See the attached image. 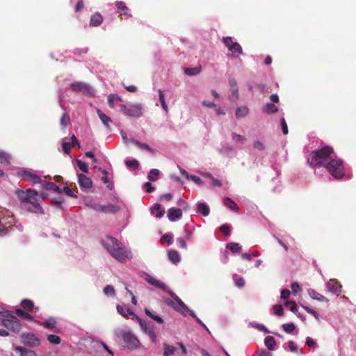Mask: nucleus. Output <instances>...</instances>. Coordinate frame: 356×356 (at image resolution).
Listing matches in <instances>:
<instances>
[{
  "mask_svg": "<svg viewBox=\"0 0 356 356\" xmlns=\"http://www.w3.org/2000/svg\"><path fill=\"white\" fill-rule=\"evenodd\" d=\"M173 308L178 312L181 314H184V312H186L191 316L195 317V314L193 311L191 310L184 302H181V305L175 306L172 305Z\"/></svg>",
  "mask_w": 356,
  "mask_h": 356,
  "instance_id": "nucleus-21",
  "label": "nucleus"
},
{
  "mask_svg": "<svg viewBox=\"0 0 356 356\" xmlns=\"http://www.w3.org/2000/svg\"><path fill=\"white\" fill-rule=\"evenodd\" d=\"M119 210V208L117 206H115L112 204H108L107 205H102L101 212L106 213H115Z\"/></svg>",
  "mask_w": 356,
  "mask_h": 356,
  "instance_id": "nucleus-25",
  "label": "nucleus"
},
{
  "mask_svg": "<svg viewBox=\"0 0 356 356\" xmlns=\"http://www.w3.org/2000/svg\"><path fill=\"white\" fill-rule=\"evenodd\" d=\"M253 147L255 149L263 151L265 149V145L260 141H256L253 144Z\"/></svg>",
  "mask_w": 356,
  "mask_h": 356,
  "instance_id": "nucleus-61",
  "label": "nucleus"
},
{
  "mask_svg": "<svg viewBox=\"0 0 356 356\" xmlns=\"http://www.w3.org/2000/svg\"><path fill=\"white\" fill-rule=\"evenodd\" d=\"M16 314L17 316H19L24 319H26V320H29L31 321H34V318L33 316L30 315L27 312H26L20 309H16Z\"/></svg>",
  "mask_w": 356,
  "mask_h": 356,
  "instance_id": "nucleus-40",
  "label": "nucleus"
},
{
  "mask_svg": "<svg viewBox=\"0 0 356 356\" xmlns=\"http://www.w3.org/2000/svg\"><path fill=\"white\" fill-rule=\"evenodd\" d=\"M173 241V235L172 234H165L161 238V243H163L165 241H167L168 244L170 245L172 243Z\"/></svg>",
  "mask_w": 356,
  "mask_h": 356,
  "instance_id": "nucleus-48",
  "label": "nucleus"
},
{
  "mask_svg": "<svg viewBox=\"0 0 356 356\" xmlns=\"http://www.w3.org/2000/svg\"><path fill=\"white\" fill-rule=\"evenodd\" d=\"M70 122V116L67 113H63L60 118V123L63 127H67Z\"/></svg>",
  "mask_w": 356,
  "mask_h": 356,
  "instance_id": "nucleus-49",
  "label": "nucleus"
},
{
  "mask_svg": "<svg viewBox=\"0 0 356 356\" xmlns=\"http://www.w3.org/2000/svg\"><path fill=\"white\" fill-rule=\"evenodd\" d=\"M137 319H138V321L141 327V329L142 330L145 332V333H147L148 332V330H152V327H149L147 325V323L143 321L142 319H140V318H138V316H136Z\"/></svg>",
  "mask_w": 356,
  "mask_h": 356,
  "instance_id": "nucleus-52",
  "label": "nucleus"
},
{
  "mask_svg": "<svg viewBox=\"0 0 356 356\" xmlns=\"http://www.w3.org/2000/svg\"><path fill=\"white\" fill-rule=\"evenodd\" d=\"M103 22V17L99 13H95L92 15L90 19V26H99Z\"/></svg>",
  "mask_w": 356,
  "mask_h": 356,
  "instance_id": "nucleus-17",
  "label": "nucleus"
},
{
  "mask_svg": "<svg viewBox=\"0 0 356 356\" xmlns=\"http://www.w3.org/2000/svg\"><path fill=\"white\" fill-rule=\"evenodd\" d=\"M20 339L24 345L30 348L38 347L41 343L40 337L33 332H23Z\"/></svg>",
  "mask_w": 356,
  "mask_h": 356,
  "instance_id": "nucleus-7",
  "label": "nucleus"
},
{
  "mask_svg": "<svg viewBox=\"0 0 356 356\" xmlns=\"http://www.w3.org/2000/svg\"><path fill=\"white\" fill-rule=\"evenodd\" d=\"M181 216L182 210L181 209L172 207L168 211V218L170 221H175L176 220L181 218Z\"/></svg>",
  "mask_w": 356,
  "mask_h": 356,
  "instance_id": "nucleus-13",
  "label": "nucleus"
},
{
  "mask_svg": "<svg viewBox=\"0 0 356 356\" xmlns=\"http://www.w3.org/2000/svg\"><path fill=\"white\" fill-rule=\"evenodd\" d=\"M120 111L123 112L125 115L131 117H136L139 118L141 116V106L140 105L131 106L129 107L126 106L125 105H121Z\"/></svg>",
  "mask_w": 356,
  "mask_h": 356,
  "instance_id": "nucleus-10",
  "label": "nucleus"
},
{
  "mask_svg": "<svg viewBox=\"0 0 356 356\" xmlns=\"http://www.w3.org/2000/svg\"><path fill=\"white\" fill-rule=\"evenodd\" d=\"M159 101L161 104L162 108L166 113H168V107L165 100V95H164L163 91L161 89L159 90Z\"/></svg>",
  "mask_w": 356,
  "mask_h": 356,
  "instance_id": "nucleus-41",
  "label": "nucleus"
},
{
  "mask_svg": "<svg viewBox=\"0 0 356 356\" xmlns=\"http://www.w3.org/2000/svg\"><path fill=\"white\" fill-rule=\"evenodd\" d=\"M10 156L8 153L0 150V163L8 165L10 163Z\"/></svg>",
  "mask_w": 356,
  "mask_h": 356,
  "instance_id": "nucleus-36",
  "label": "nucleus"
},
{
  "mask_svg": "<svg viewBox=\"0 0 356 356\" xmlns=\"http://www.w3.org/2000/svg\"><path fill=\"white\" fill-rule=\"evenodd\" d=\"M163 356H172L175 355L176 351V348L173 346L169 345L168 343H163Z\"/></svg>",
  "mask_w": 356,
  "mask_h": 356,
  "instance_id": "nucleus-27",
  "label": "nucleus"
},
{
  "mask_svg": "<svg viewBox=\"0 0 356 356\" xmlns=\"http://www.w3.org/2000/svg\"><path fill=\"white\" fill-rule=\"evenodd\" d=\"M341 287V284L336 279H330L327 284V289H339Z\"/></svg>",
  "mask_w": 356,
  "mask_h": 356,
  "instance_id": "nucleus-34",
  "label": "nucleus"
},
{
  "mask_svg": "<svg viewBox=\"0 0 356 356\" xmlns=\"http://www.w3.org/2000/svg\"><path fill=\"white\" fill-rule=\"evenodd\" d=\"M201 71V67H186L184 69V72L188 76H195L198 74Z\"/></svg>",
  "mask_w": 356,
  "mask_h": 356,
  "instance_id": "nucleus-35",
  "label": "nucleus"
},
{
  "mask_svg": "<svg viewBox=\"0 0 356 356\" xmlns=\"http://www.w3.org/2000/svg\"><path fill=\"white\" fill-rule=\"evenodd\" d=\"M105 248L118 260L124 261L129 254L123 245L115 238L108 236L107 240L104 242Z\"/></svg>",
  "mask_w": 356,
  "mask_h": 356,
  "instance_id": "nucleus-3",
  "label": "nucleus"
},
{
  "mask_svg": "<svg viewBox=\"0 0 356 356\" xmlns=\"http://www.w3.org/2000/svg\"><path fill=\"white\" fill-rule=\"evenodd\" d=\"M86 206L90 209H92L96 211L101 212L102 205L88 202L86 203Z\"/></svg>",
  "mask_w": 356,
  "mask_h": 356,
  "instance_id": "nucleus-54",
  "label": "nucleus"
},
{
  "mask_svg": "<svg viewBox=\"0 0 356 356\" xmlns=\"http://www.w3.org/2000/svg\"><path fill=\"white\" fill-rule=\"evenodd\" d=\"M122 337L129 349L136 350L140 347V341L131 332H124Z\"/></svg>",
  "mask_w": 356,
  "mask_h": 356,
  "instance_id": "nucleus-8",
  "label": "nucleus"
},
{
  "mask_svg": "<svg viewBox=\"0 0 356 356\" xmlns=\"http://www.w3.org/2000/svg\"><path fill=\"white\" fill-rule=\"evenodd\" d=\"M72 145L69 142H64L62 143V148L65 154H69L71 152Z\"/></svg>",
  "mask_w": 356,
  "mask_h": 356,
  "instance_id": "nucleus-55",
  "label": "nucleus"
},
{
  "mask_svg": "<svg viewBox=\"0 0 356 356\" xmlns=\"http://www.w3.org/2000/svg\"><path fill=\"white\" fill-rule=\"evenodd\" d=\"M19 200L23 204L22 208L29 212L44 213L42 207L38 202V193L31 188L24 191L18 189L16 192Z\"/></svg>",
  "mask_w": 356,
  "mask_h": 356,
  "instance_id": "nucleus-1",
  "label": "nucleus"
},
{
  "mask_svg": "<svg viewBox=\"0 0 356 356\" xmlns=\"http://www.w3.org/2000/svg\"><path fill=\"white\" fill-rule=\"evenodd\" d=\"M14 223V218L10 212L0 207V236L4 235Z\"/></svg>",
  "mask_w": 356,
  "mask_h": 356,
  "instance_id": "nucleus-6",
  "label": "nucleus"
},
{
  "mask_svg": "<svg viewBox=\"0 0 356 356\" xmlns=\"http://www.w3.org/2000/svg\"><path fill=\"white\" fill-rule=\"evenodd\" d=\"M232 139L235 141L241 142V143H243L244 141L246 140V138L245 136L240 135V134H237L236 133L232 134Z\"/></svg>",
  "mask_w": 356,
  "mask_h": 356,
  "instance_id": "nucleus-56",
  "label": "nucleus"
},
{
  "mask_svg": "<svg viewBox=\"0 0 356 356\" xmlns=\"http://www.w3.org/2000/svg\"><path fill=\"white\" fill-rule=\"evenodd\" d=\"M76 165L79 168L85 173H88V165L80 159H76Z\"/></svg>",
  "mask_w": 356,
  "mask_h": 356,
  "instance_id": "nucleus-47",
  "label": "nucleus"
},
{
  "mask_svg": "<svg viewBox=\"0 0 356 356\" xmlns=\"http://www.w3.org/2000/svg\"><path fill=\"white\" fill-rule=\"evenodd\" d=\"M72 90L75 92H82L83 93L88 92L90 88L87 84L81 82L72 83L70 86Z\"/></svg>",
  "mask_w": 356,
  "mask_h": 356,
  "instance_id": "nucleus-14",
  "label": "nucleus"
},
{
  "mask_svg": "<svg viewBox=\"0 0 356 356\" xmlns=\"http://www.w3.org/2000/svg\"><path fill=\"white\" fill-rule=\"evenodd\" d=\"M152 213L155 215L156 218L162 217L165 211L161 209V205L159 204H156L154 207L151 209Z\"/></svg>",
  "mask_w": 356,
  "mask_h": 356,
  "instance_id": "nucleus-32",
  "label": "nucleus"
},
{
  "mask_svg": "<svg viewBox=\"0 0 356 356\" xmlns=\"http://www.w3.org/2000/svg\"><path fill=\"white\" fill-rule=\"evenodd\" d=\"M40 325L47 329L53 330L56 327L57 325V321L55 318L49 317L45 321L40 323Z\"/></svg>",
  "mask_w": 356,
  "mask_h": 356,
  "instance_id": "nucleus-22",
  "label": "nucleus"
},
{
  "mask_svg": "<svg viewBox=\"0 0 356 356\" xmlns=\"http://www.w3.org/2000/svg\"><path fill=\"white\" fill-rule=\"evenodd\" d=\"M280 122H281L282 132L284 135H286L289 131H288V127H287L286 120L284 118H282L281 119Z\"/></svg>",
  "mask_w": 356,
  "mask_h": 356,
  "instance_id": "nucleus-58",
  "label": "nucleus"
},
{
  "mask_svg": "<svg viewBox=\"0 0 356 356\" xmlns=\"http://www.w3.org/2000/svg\"><path fill=\"white\" fill-rule=\"evenodd\" d=\"M42 186H44L47 190L54 191L58 193H62V190L60 189V188L53 182L43 181Z\"/></svg>",
  "mask_w": 356,
  "mask_h": 356,
  "instance_id": "nucleus-29",
  "label": "nucleus"
},
{
  "mask_svg": "<svg viewBox=\"0 0 356 356\" xmlns=\"http://www.w3.org/2000/svg\"><path fill=\"white\" fill-rule=\"evenodd\" d=\"M222 41L232 54L237 56L242 54L243 50L241 45L237 42H234L232 37H224Z\"/></svg>",
  "mask_w": 356,
  "mask_h": 356,
  "instance_id": "nucleus-9",
  "label": "nucleus"
},
{
  "mask_svg": "<svg viewBox=\"0 0 356 356\" xmlns=\"http://www.w3.org/2000/svg\"><path fill=\"white\" fill-rule=\"evenodd\" d=\"M284 304L289 307L291 312H295L296 311V304L294 301H286Z\"/></svg>",
  "mask_w": 356,
  "mask_h": 356,
  "instance_id": "nucleus-59",
  "label": "nucleus"
},
{
  "mask_svg": "<svg viewBox=\"0 0 356 356\" xmlns=\"http://www.w3.org/2000/svg\"><path fill=\"white\" fill-rule=\"evenodd\" d=\"M62 191H63L67 195L70 197H76V195L73 193L72 189L68 186H65Z\"/></svg>",
  "mask_w": 356,
  "mask_h": 356,
  "instance_id": "nucleus-63",
  "label": "nucleus"
},
{
  "mask_svg": "<svg viewBox=\"0 0 356 356\" xmlns=\"http://www.w3.org/2000/svg\"><path fill=\"white\" fill-rule=\"evenodd\" d=\"M21 305L29 312H33L35 309L33 302L29 300H23L21 302Z\"/></svg>",
  "mask_w": 356,
  "mask_h": 356,
  "instance_id": "nucleus-38",
  "label": "nucleus"
},
{
  "mask_svg": "<svg viewBox=\"0 0 356 356\" xmlns=\"http://www.w3.org/2000/svg\"><path fill=\"white\" fill-rule=\"evenodd\" d=\"M19 175L24 177L26 181L31 182L32 184H35L38 183H40L42 184L43 183V181H41V179L39 176L27 170H23L19 174Z\"/></svg>",
  "mask_w": 356,
  "mask_h": 356,
  "instance_id": "nucleus-11",
  "label": "nucleus"
},
{
  "mask_svg": "<svg viewBox=\"0 0 356 356\" xmlns=\"http://www.w3.org/2000/svg\"><path fill=\"white\" fill-rule=\"evenodd\" d=\"M97 113L101 121L104 124V125L108 129H111L110 124L112 122V120L110 117L104 113L100 109H97Z\"/></svg>",
  "mask_w": 356,
  "mask_h": 356,
  "instance_id": "nucleus-18",
  "label": "nucleus"
},
{
  "mask_svg": "<svg viewBox=\"0 0 356 356\" xmlns=\"http://www.w3.org/2000/svg\"><path fill=\"white\" fill-rule=\"evenodd\" d=\"M229 83L231 88L232 95L230 96V99H238V89L237 86L236 81L234 78L230 77L229 79Z\"/></svg>",
  "mask_w": 356,
  "mask_h": 356,
  "instance_id": "nucleus-15",
  "label": "nucleus"
},
{
  "mask_svg": "<svg viewBox=\"0 0 356 356\" xmlns=\"http://www.w3.org/2000/svg\"><path fill=\"white\" fill-rule=\"evenodd\" d=\"M145 188L147 193H150L153 191H154L155 188L152 186L150 182H146L145 184Z\"/></svg>",
  "mask_w": 356,
  "mask_h": 356,
  "instance_id": "nucleus-64",
  "label": "nucleus"
},
{
  "mask_svg": "<svg viewBox=\"0 0 356 356\" xmlns=\"http://www.w3.org/2000/svg\"><path fill=\"white\" fill-rule=\"evenodd\" d=\"M205 177L209 178L211 181V184L214 187H220L222 186V182L220 180L216 179L211 174L207 173L204 175Z\"/></svg>",
  "mask_w": 356,
  "mask_h": 356,
  "instance_id": "nucleus-44",
  "label": "nucleus"
},
{
  "mask_svg": "<svg viewBox=\"0 0 356 356\" xmlns=\"http://www.w3.org/2000/svg\"><path fill=\"white\" fill-rule=\"evenodd\" d=\"M275 314L281 316L283 314V309L281 305H275L273 307Z\"/></svg>",
  "mask_w": 356,
  "mask_h": 356,
  "instance_id": "nucleus-62",
  "label": "nucleus"
},
{
  "mask_svg": "<svg viewBox=\"0 0 356 356\" xmlns=\"http://www.w3.org/2000/svg\"><path fill=\"white\" fill-rule=\"evenodd\" d=\"M248 113V108L247 106H241L237 108L236 111V116L237 118L245 117Z\"/></svg>",
  "mask_w": 356,
  "mask_h": 356,
  "instance_id": "nucleus-37",
  "label": "nucleus"
},
{
  "mask_svg": "<svg viewBox=\"0 0 356 356\" xmlns=\"http://www.w3.org/2000/svg\"><path fill=\"white\" fill-rule=\"evenodd\" d=\"M159 170L157 169H152L148 174V179L154 181L158 179Z\"/></svg>",
  "mask_w": 356,
  "mask_h": 356,
  "instance_id": "nucleus-45",
  "label": "nucleus"
},
{
  "mask_svg": "<svg viewBox=\"0 0 356 356\" xmlns=\"http://www.w3.org/2000/svg\"><path fill=\"white\" fill-rule=\"evenodd\" d=\"M263 112L267 114H274L278 112V108L273 103H267L263 107Z\"/></svg>",
  "mask_w": 356,
  "mask_h": 356,
  "instance_id": "nucleus-26",
  "label": "nucleus"
},
{
  "mask_svg": "<svg viewBox=\"0 0 356 356\" xmlns=\"http://www.w3.org/2000/svg\"><path fill=\"white\" fill-rule=\"evenodd\" d=\"M334 152V149L331 146L323 145L320 149L312 152L307 158V163L312 167H323Z\"/></svg>",
  "mask_w": 356,
  "mask_h": 356,
  "instance_id": "nucleus-2",
  "label": "nucleus"
},
{
  "mask_svg": "<svg viewBox=\"0 0 356 356\" xmlns=\"http://www.w3.org/2000/svg\"><path fill=\"white\" fill-rule=\"evenodd\" d=\"M115 6L117 7L120 15H125L127 17H131L132 15L129 13V8L126 6L125 3L122 1L115 2Z\"/></svg>",
  "mask_w": 356,
  "mask_h": 356,
  "instance_id": "nucleus-16",
  "label": "nucleus"
},
{
  "mask_svg": "<svg viewBox=\"0 0 356 356\" xmlns=\"http://www.w3.org/2000/svg\"><path fill=\"white\" fill-rule=\"evenodd\" d=\"M78 183L81 188H90L92 186V180L83 174L78 175Z\"/></svg>",
  "mask_w": 356,
  "mask_h": 356,
  "instance_id": "nucleus-12",
  "label": "nucleus"
},
{
  "mask_svg": "<svg viewBox=\"0 0 356 356\" xmlns=\"http://www.w3.org/2000/svg\"><path fill=\"white\" fill-rule=\"evenodd\" d=\"M168 258L172 263L176 264L180 261V256L175 250H170L168 252Z\"/></svg>",
  "mask_w": 356,
  "mask_h": 356,
  "instance_id": "nucleus-30",
  "label": "nucleus"
},
{
  "mask_svg": "<svg viewBox=\"0 0 356 356\" xmlns=\"http://www.w3.org/2000/svg\"><path fill=\"white\" fill-rule=\"evenodd\" d=\"M227 248L230 250L232 252H237L241 250L239 244L236 243H227Z\"/></svg>",
  "mask_w": 356,
  "mask_h": 356,
  "instance_id": "nucleus-50",
  "label": "nucleus"
},
{
  "mask_svg": "<svg viewBox=\"0 0 356 356\" xmlns=\"http://www.w3.org/2000/svg\"><path fill=\"white\" fill-rule=\"evenodd\" d=\"M224 204L234 211H238L239 210L238 207L236 204L231 200L229 197H225L223 200Z\"/></svg>",
  "mask_w": 356,
  "mask_h": 356,
  "instance_id": "nucleus-31",
  "label": "nucleus"
},
{
  "mask_svg": "<svg viewBox=\"0 0 356 356\" xmlns=\"http://www.w3.org/2000/svg\"><path fill=\"white\" fill-rule=\"evenodd\" d=\"M0 314L4 317L1 320V324L6 328L15 333L21 330L22 325L15 316L10 314L7 310H0Z\"/></svg>",
  "mask_w": 356,
  "mask_h": 356,
  "instance_id": "nucleus-5",
  "label": "nucleus"
},
{
  "mask_svg": "<svg viewBox=\"0 0 356 356\" xmlns=\"http://www.w3.org/2000/svg\"><path fill=\"white\" fill-rule=\"evenodd\" d=\"M47 341L54 345L59 344L61 342L60 338L55 334H48L47 335Z\"/></svg>",
  "mask_w": 356,
  "mask_h": 356,
  "instance_id": "nucleus-42",
  "label": "nucleus"
},
{
  "mask_svg": "<svg viewBox=\"0 0 356 356\" xmlns=\"http://www.w3.org/2000/svg\"><path fill=\"white\" fill-rule=\"evenodd\" d=\"M323 167L335 179H341L344 177L345 171L343 161L337 158L331 159Z\"/></svg>",
  "mask_w": 356,
  "mask_h": 356,
  "instance_id": "nucleus-4",
  "label": "nucleus"
},
{
  "mask_svg": "<svg viewBox=\"0 0 356 356\" xmlns=\"http://www.w3.org/2000/svg\"><path fill=\"white\" fill-rule=\"evenodd\" d=\"M250 325L255 329L262 331L265 333H268L269 330L262 324H259L255 322H250Z\"/></svg>",
  "mask_w": 356,
  "mask_h": 356,
  "instance_id": "nucleus-46",
  "label": "nucleus"
},
{
  "mask_svg": "<svg viewBox=\"0 0 356 356\" xmlns=\"http://www.w3.org/2000/svg\"><path fill=\"white\" fill-rule=\"evenodd\" d=\"M125 163H126V165L128 168H134V169L138 168V167L139 165L138 161L137 160H136V159L128 160V161H126Z\"/></svg>",
  "mask_w": 356,
  "mask_h": 356,
  "instance_id": "nucleus-53",
  "label": "nucleus"
},
{
  "mask_svg": "<svg viewBox=\"0 0 356 356\" xmlns=\"http://www.w3.org/2000/svg\"><path fill=\"white\" fill-rule=\"evenodd\" d=\"M146 280L153 286L158 288L159 289H165V285L164 283L160 282L159 280L150 275H147Z\"/></svg>",
  "mask_w": 356,
  "mask_h": 356,
  "instance_id": "nucleus-19",
  "label": "nucleus"
},
{
  "mask_svg": "<svg viewBox=\"0 0 356 356\" xmlns=\"http://www.w3.org/2000/svg\"><path fill=\"white\" fill-rule=\"evenodd\" d=\"M197 210L204 216H207L210 212L209 207L205 203L202 202H200L197 204Z\"/></svg>",
  "mask_w": 356,
  "mask_h": 356,
  "instance_id": "nucleus-28",
  "label": "nucleus"
},
{
  "mask_svg": "<svg viewBox=\"0 0 356 356\" xmlns=\"http://www.w3.org/2000/svg\"><path fill=\"white\" fill-rule=\"evenodd\" d=\"M118 312L122 316L128 318L129 316H136L135 314L129 308L126 307L122 305H118L117 307Z\"/></svg>",
  "mask_w": 356,
  "mask_h": 356,
  "instance_id": "nucleus-20",
  "label": "nucleus"
},
{
  "mask_svg": "<svg viewBox=\"0 0 356 356\" xmlns=\"http://www.w3.org/2000/svg\"><path fill=\"white\" fill-rule=\"evenodd\" d=\"M283 330L287 333H291L296 328L295 325L292 323L282 325Z\"/></svg>",
  "mask_w": 356,
  "mask_h": 356,
  "instance_id": "nucleus-51",
  "label": "nucleus"
},
{
  "mask_svg": "<svg viewBox=\"0 0 356 356\" xmlns=\"http://www.w3.org/2000/svg\"><path fill=\"white\" fill-rule=\"evenodd\" d=\"M264 343H265V346L270 350H273L275 349V346L276 344L275 339L270 336L266 337L265 338Z\"/></svg>",
  "mask_w": 356,
  "mask_h": 356,
  "instance_id": "nucleus-33",
  "label": "nucleus"
},
{
  "mask_svg": "<svg viewBox=\"0 0 356 356\" xmlns=\"http://www.w3.org/2000/svg\"><path fill=\"white\" fill-rule=\"evenodd\" d=\"M146 334L149 335L152 342L154 343L157 342L156 335L153 329L148 330V332Z\"/></svg>",
  "mask_w": 356,
  "mask_h": 356,
  "instance_id": "nucleus-57",
  "label": "nucleus"
},
{
  "mask_svg": "<svg viewBox=\"0 0 356 356\" xmlns=\"http://www.w3.org/2000/svg\"><path fill=\"white\" fill-rule=\"evenodd\" d=\"M234 281L235 282V285L238 288H243L245 286V280L237 275H234L233 277Z\"/></svg>",
  "mask_w": 356,
  "mask_h": 356,
  "instance_id": "nucleus-43",
  "label": "nucleus"
},
{
  "mask_svg": "<svg viewBox=\"0 0 356 356\" xmlns=\"http://www.w3.org/2000/svg\"><path fill=\"white\" fill-rule=\"evenodd\" d=\"M15 350L20 353V356H38L35 352L22 346H16Z\"/></svg>",
  "mask_w": 356,
  "mask_h": 356,
  "instance_id": "nucleus-23",
  "label": "nucleus"
},
{
  "mask_svg": "<svg viewBox=\"0 0 356 356\" xmlns=\"http://www.w3.org/2000/svg\"><path fill=\"white\" fill-rule=\"evenodd\" d=\"M219 229L225 236H227L229 234L230 229H229V227L228 225H222L220 227Z\"/></svg>",
  "mask_w": 356,
  "mask_h": 356,
  "instance_id": "nucleus-60",
  "label": "nucleus"
},
{
  "mask_svg": "<svg viewBox=\"0 0 356 356\" xmlns=\"http://www.w3.org/2000/svg\"><path fill=\"white\" fill-rule=\"evenodd\" d=\"M309 296L315 300H318L320 301H325L327 302L328 300L324 297L323 295L320 294L317 291H309Z\"/></svg>",
  "mask_w": 356,
  "mask_h": 356,
  "instance_id": "nucleus-39",
  "label": "nucleus"
},
{
  "mask_svg": "<svg viewBox=\"0 0 356 356\" xmlns=\"http://www.w3.org/2000/svg\"><path fill=\"white\" fill-rule=\"evenodd\" d=\"M130 142L134 143V145H137L140 149H145L151 153H154L155 151L154 149L150 147V146L147 143H143L137 140H135L134 138L130 139Z\"/></svg>",
  "mask_w": 356,
  "mask_h": 356,
  "instance_id": "nucleus-24",
  "label": "nucleus"
}]
</instances>
